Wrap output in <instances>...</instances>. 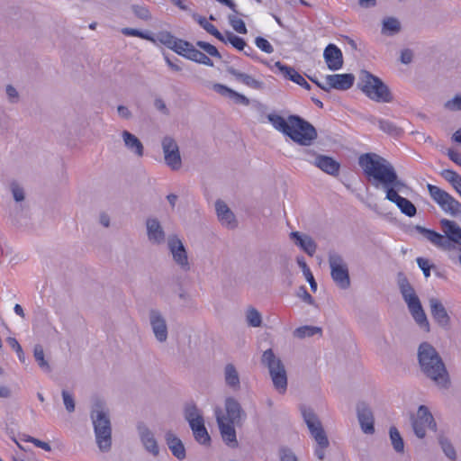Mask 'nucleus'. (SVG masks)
Listing matches in <instances>:
<instances>
[{
    "label": "nucleus",
    "mask_w": 461,
    "mask_h": 461,
    "mask_svg": "<svg viewBox=\"0 0 461 461\" xmlns=\"http://www.w3.org/2000/svg\"><path fill=\"white\" fill-rule=\"evenodd\" d=\"M169 251L175 263L184 271L189 269V261L186 250L183 242L176 236H171L167 240Z\"/></svg>",
    "instance_id": "18"
},
{
    "label": "nucleus",
    "mask_w": 461,
    "mask_h": 461,
    "mask_svg": "<svg viewBox=\"0 0 461 461\" xmlns=\"http://www.w3.org/2000/svg\"><path fill=\"white\" fill-rule=\"evenodd\" d=\"M147 236L152 244H162L165 242L166 235L160 222L155 218H149L146 221Z\"/></svg>",
    "instance_id": "24"
},
{
    "label": "nucleus",
    "mask_w": 461,
    "mask_h": 461,
    "mask_svg": "<svg viewBox=\"0 0 461 461\" xmlns=\"http://www.w3.org/2000/svg\"><path fill=\"white\" fill-rule=\"evenodd\" d=\"M436 422L429 408L425 405H420L417 411V418L412 420V429L414 434L423 438L426 435V429L436 430Z\"/></svg>",
    "instance_id": "15"
},
{
    "label": "nucleus",
    "mask_w": 461,
    "mask_h": 461,
    "mask_svg": "<svg viewBox=\"0 0 461 461\" xmlns=\"http://www.w3.org/2000/svg\"><path fill=\"white\" fill-rule=\"evenodd\" d=\"M358 165L366 180L375 188L384 190L385 199L395 203L402 213L408 217L416 215V206L410 200L399 194L407 188V185L399 178L390 161L376 153L368 152L359 156Z\"/></svg>",
    "instance_id": "1"
},
{
    "label": "nucleus",
    "mask_w": 461,
    "mask_h": 461,
    "mask_svg": "<svg viewBox=\"0 0 461 461\" xmlns=\"http://www.w3.org/2000/svg\"><path fill=\"white\" fill-rule=\"evenodd\" d=\"M325 79L327 82L326 92H330L332 88L346 91L353 86L355 76L351 73L333 74L327 75Z\"/></svg>",
    "instance_id": "20"
},
{
    "label": "nucleus",
    "mask_w": 461,
    "mask_h": 461,
    "mask_svg": "<svg viewBox=\"0 0 461 461\" xmlns=\"http://www.w3.org/2000/svg\"><path fill=\"white\" fill-rule=\"evenodd\" d=\"M418 348V360L422 373L440 388L447 389L450 384L449 375L436 348Z\"/></svg>",
    "instance_id": "2"
},
{
    "label": "nucleus",
    "mask_w": 461,
    "mask_h": 461,
    "mask_svg": "<svg viewBox=\"0 0 461 461\" xmlns=\"http://www.w3.org/2000/svg\"><path fill=\"white\" fill-rule=\"evenodd\" d=\"M304 276H305V278H306L307 282H308V283H309V285H310L311 290H312L313 293H315V292L317 291V283H316V281H315V279H314V276H313V275H312V271H309L308 273H306V274L304 275Z\"/></svg>",
    "instance_id": "60"
},
{
    "label": "nucleus",
    "mask_w": 461,
    "mask_h": 461,
    "mask_svg": "<svg viewBox=\"0 0 461 461\" xmlns=\"http://www.w3.org/2000/svg\"><path fill=\"white\" fill-rule=\"evenodd\" d=\"M229 74H230L232 77H234L237 80L243 83L244 85L255 88L259 89L262 86V83L256 80L254 77H252L250 75L242 73L239 71L236 68H230L228 69Z\"/></svg>",
    "instance_id": "33"
},
{
    "label": "nucleus",
    "mask_w": 461,
    "mask_h": 461,
    "mask_svg": "<svg viewBox=\"0 0 461 461\" xmlns=\"http://www.w3.org/2000/svg\"><path fill=\"white\" fill-rule=\"evenodd\" d=\"M228 22L230 25L232 27V29L240 34H246L247 33V27L244 23V21L239 17H237L235 14H229L228 15Z\"/></svg>",
    "instance_id": "43"
},
{
    "label": "nucleus",
    "mask_w": 461,
    "mask_h": 461,
    "mask_svg": "<svg viewBox=\"0 0 461 461\" xmlns=\"http://www.w3.org/2000/svg\"><path fill=\"white\" fill-rule=\"evenodd\" d=\"M267 119V122L271 123L276 131L282 132L285 137L288 136V122L284 117L276 113H270Z\"/></svg>",
    "instance_id": "34"
},
{
    "label": "nucleus",
    "mask_w": 461,
    "mask_h": 461,
    "mask_svg": "<svg viewBox=\"0 0 461 461\" xmlns=\"http://www.w3.org/2000/svg\"><path fill=\"white\" fill-rule=\"evenodd\" d=\"M439 222L445 236L436 230L427 229L420 225H416L414 229L433 245L441 249H449L451 247L450 242L461 246V228L454 221L446 218L441 219Z\"/></svg>",
    "instance_id": "5"
},
{
    "label": "nucleus",
    "mask_w": 461,
    "mask_h": 461,
    "mask_svg": "<svg viewBox=\"0 0 461 461\" xmlns=\"http://www.w3.org/2000/svg\"><path fill=\"white\" fill-rule=\"evenodd\" d=\"M290 81L301 86L306 90L311 89V85L305 80V78L297 72L294 68L290 67Z\"/></svg>",
    "instance_id": "46"
},
{
    "label": "nucleus",
    "mask_w": 461,
    "mask_h": 461,
    "mask_svg": "<svg viewBox=\"0 0 461 461\" xmlns=\"http://www.w3.org/2000/svg\"><path fill=\"white\" fill-rule=\"evenodd\" d=\"M439 444H440V447H441L443 452L445 453V455L449 459L456 460V450H455L453 445L451 444V442L447 438H446L444 437H440Z\"/></svg>",
    "instance_id": "45"
},
{
    "label": "nucleus",
    "mask_w": 461,
    "mask_h": 461,
    "mask_svg": "<svg viewBox=\"0 0 461 461\" xmlns=\"http://www.w3.org/2000/svg\"><path fill=\"white\" fill-rule=\"evenodd\" d=\"M431 316L441 327H447L450 323V317L442 303L437 298L429 299Z\"/></svg>",
    "instance_id": "27"
},
{
    "label": "nucleus",
    "mask_w": 461,
    "mask_h": 461,
    "mask_svg": "<svg viewBox=\"0 0 461 461\" xmlns=\"http://www.w3.org/2000/svg\"><path fill=\"white\" fill-rule=\"evenodd\" d=\"M215 210L218 220L222 226L228 229H233L236 227L237 222L235 215L224 202L220 200L217 201L215 203Z\"/></svg>",
    "instance_id": "26"
},
{
    "label": "nucleus",
    "mask_w": 461,
    "mask_h": 461,
    "mask_svg": "<svg viewBox=\"0 0 461 461\" xmlns=\"http://www.w3.org/2000/svg\"><path fill=\"white\" fill-rule=\"evenodd\" d=\"M165 163L173 170L179 169L182 165L179 148L171 137H164L161 142Z\"/></svg>",
    "instance_id": "16"
},
{
    "label": "nucleus",
    "mask_w": 461,
    "mask_h": 461,
    "mask_svg": "<svg viewBox=\"0 0 461 461\" xmlns=\"http://www.w3.org/2000/svg\"><path fill=\"white\" fill-rule=\"evenodd\" d=\"M451 185L454 189L461 195V176H457V177L451 183Z\"/></svg>",
    "instance_id": "64"
},
{
    "label": "nucleus",
    "mask_w": 461,
    "mask_h": 461,
    "mask_svg": "<svg viewBox=\"0 0 461 461\" xmlns=\"http://www.w3.org/2000/svg\"><path fill=\"white\" fill-rule=\"evenodd\" d=\"M296 295L305 303H307L309 305L314 304L313 297L308 293V291L304 285H301L298 288V290L296 291Z\"/></svg>",
    "instance_id": "50"
},
{
    "label": "nucleus",
    "mask_w": 461,
    "mask_h": 461,
    "mask_svg": "<svg viewBox=\"0 0 461 461\" xmlns=\"http://www.w3.org/2000/svg\"><path fill=\"white\" fill-rule=\"evenodd\" d=\"M419 267L421 269L425 277L430 276V270L435 267L433 264H430L429 259L424 258H417L416 259Z\"/></svg>",
    "instance_id": "49"
},
{
    "label": "nucleus",
    "mask_w": 461,
    "mask_h": 461,
    "mask_svg": "<svg viewBox=\"0 0 461 461\" xmlns=\"http://www.w3.org/2000/svg\"><path fill=\"white\" fill-rule=\"evenodd\" d=\"M357 415L362 431L369 435L374 434L375 419L373 411L365 402H361L357 404Z\"/></svg>",
    "instance_id": "19"
},
{
    "label": "nucleus",
    "mask_w": 461,
    "mask_h": 461,
    "mask_svg": "<svg viewBox=\"0 0 461 461\" xmlns=\"http://www.w3.org/2000/svg\"><path fill=\"white\" fill-rule=\"evenodd\" d=\"M139 431L141 442L146 448L153 456H158L159 449L153 434L145 427L140 426Z\"/></svg>",
    "instance_id": "30"
},
{
    "label": "nucleus",
    "mask_w": 461,
    "mask_h": 461,
    "mask_svg": "<svg viewBox=\"0 0 461 461\" xmlns=\"http://www.w3.org/2000/svg\"><path fill=\"white\" fill-rule=\"evenodd\" d=\"M256 46L266 53H272L273 47L270 42L263 37H257L255 40Z\"/></svg>",
    "instance_id": "51"
},
{
    "label": "nucleus",
    "mask_w": 461,
    "mask_h": 461,
    "mask_svg": "<svg viewBox=\"0 0 461 461\" xmlns=\"http://www.w3.org/2000/svg\"><path fill=\"white\" fill-rule=\"evenodd\" d=\"M296 261H297L298 266L301 267L303 275H305L306 273L311 271L310 267L306 264V261L303 256L297 257Z\"/></svg>",
    "instance_id": "61"
},
{
    "label": "nucleus",
    "mask_w": 461,
    "mask_h": 461,
    "mask_svg": "<svg viewBox=\"0 0 461 461\" xmlns=\"http://www.w3.org/2000/svg\"><path fill=\"white\" fill-rule=\"evenodd\" d=\"M155 39V42H159L176 54L192 60L194 62L203 64L208 67H213L212 60L206 56L205 53L198 50L189 41L177 39L168 32H159Z\"/></svg>",
    "instance_id": "4"
},
{
    "label": "nucleus",
    "mask_w": 461,
    "mask_h": 461,
    "mask_svg": "<svg viewBox=\"0 0 461 461\" xmlns=\"http://www.w3.org/2000/svg\"><path fill=\"white\" fill-rule=\"evenodd\" d=\"M293 335L298 339H305L316 335L321 337L322 329L317 326L304 325L295 329L293 332Z\"/></svg>",
    "instance_id": "35"
},
{
    "label": "nucleus",
    "mask_w": 461,
    "mask_h": 461,
    "mask_svg": "<svg viewBox=\"0 0 461 461\" xmlns=\"http://www.w3.org/2000/svg\"><path fill=\"white\" fill-rule=\"evenodd\" d=\"M323 58L330 70L336 71L343 66V55L340 49L333 43L326 46Z\"/></svg>",
    "instance_id": "21"
},
{
    "label": "nucleus",
    "mask_w": 461,
    "mask_h": 461,
    "mask_svg": "<svg viewBox=\"0 0 461 461\" xmlns=\"http://www.w3.org/2000/svg\"><path fill=\"white\" fill-rule=\"evenodd\" d=\"M245 322L249 328H259L262 325L263 318L259 311L253 306H249L244 312Z\"/></svg>",
    "instance_id": "32"
},
{
    "label": "nucleus",
    "mask_w": 461,
    "mask_h": 461,
    "mask_svg": "<svg viewBox=\"0 0 461 461\" xmlns=\"http://www.w3.org/2000/svg\"><path fill=\"white\" fill-rule=\"evenodd\" d=\"M92 420L99 448L101 450L109 449L112 444L110 420L102 411L93 412Z\"/></svg>",
    "instance_id": "13"
},
{
    "label": "nucleus",
    "mask_w": 461,
    "mask_h": 461,
    "mask_svg": "<svg viewBox=\"0 0 461 461\" xmlns=\"http://www.w3.org/2000/svg\"><path fill=\"white\" fill-rule=\"evenodd\" d=\"M445 106L452 111L461 110V96H455L452 100L446 103Z\"/></svg>",
    "instance_id": "54"
},
{
    "label": "nucleus",
    "mask_w": 461,
    "mask_h": 461,
    "mask_svg": "<svg viewBox=\"0 0 461 461\" xmlns=\"http://www.w3.org/2000/svg\"><path fill=\"white\" fill-rule=\"evenodd\" d=\"M149 322L158 341L161 343L166 341L167 338V327L162 314L157 310H151L149 312Z\"/></svg>",
    "instance_id": "22"
},
{
    "label": "nucleus",
    "mask_w": 461,
    "mask_h": 461,
    "mask_svg": "<svg viewBox=\"0 0 461 461\" xmlns=\"http://www.w3.org/2000/svg\"><path fill=\"white\" fill-rule=\"evenodd\" d=\"M44 352L42 348H34V357L40 367L44 371H50V366L48 362L44 358Z\"/></svg>",
    "instance_id": "48"
},
{
    "label": "nucleus",
    "mask_w": 461,
    "mask_h": 461,
    "mask_svg": "<svg viewBox=\"0 0 461 461\" xmlns=\"http://www.w3.org/2000/svg\"><path fill=\"white\" fill-rule=\"evenodd\" d=\"M193 17L198 23V24L208 33L214 36L218 40H223L222 33L205 17L195 14L193 15Z\"/></svg>",
    "instance_id": "36"
},
{
    "label": "nucleus",
    "mask_w": 461,
    "mask_h": 461,
    "mask_svg": "<svg viewBox=\"0 0 461 461\" xmlns=\"http://www.w3.org/2000/svg\"><path fill=\"white\" fill-rule=\"evenodd\" d=\"M413 53L410 49H405L401 52V62L403 64H410L412 61Z\"/></svg>",
    "instance_id": "57"
},
{
    "label": "nucleus",
    "mask_w": 461,
    "mask_h": 461,
    "mask_svg": "<svg viewBox=\"0 0 461 461\" xmlns=\"http://www.w3.org/2000/svg\"><path fill=\"white\" fill-rule=\"evenodd\" d=\"M401 31L400 22L393 17H388L384 20L382 32L393 36Z\"/></svg>",
    "instance_id": "39"
},
{
    "label": "nucleus",
    "mask_w": 461,
    "mask_h": 461,
    "mask_svg": "<svg viewBox=\"0 0 461 461\" xmlns=\"http://www.w3.org/2000/svg\"><path fill=\"white\" fill-rule=\"evenodd\" d=\"M165 60L167 66L174 71L178 72L182 70L181 61L177 59L175 60L170 59L168 57L165 56Z\"/></svg>",
    "instance_id": "56"
},
{
    "label": "nucleus",
    "mask_w": 461,
    "mask_h": 461,
    "mask_svg": "<svg viewBox=\"0 0 461 461\" xmlns=\"http://www.w3.org/2000/svg\"><path fill=\"white\" fill-rule=\"evenodd\" d=\"M318 137L316 128L297 114H290V140L301 146H311Z\"/></svg>",
    "instance_id": "9"
},
{
    "label": "nucleus",
    "mask_w": 461,
    "mask_h": 461,
    "mask_svg": "<svg viewBox=\"0 0 461 461\" xmlns=\"http://www.w3.org/2000/svg\"><path fill=\"white\" fill-rule=\"evenodd\" d=\"M6 94L8 95L9 99L12 101L14 100L18 96V93H17L16 89L12 86H8L6 87Z\"/></svg>",
    "instance_id": "63"
},
{
    "label": "nucleus",
    "mask_w": 461,
    "mask_h": 461,
    "mask_svg": "<svg viewBox=\"0 0 461 461\" xmlns=\"http://www.w3.org/2000/svg\"><path fill=\"white\" fill-rule=\"evenodd\" d=\"M358 86L367 97L377 103H391L393 100L389 87L383 80L366 70L360 72Z\"/></svg>",
    "instance_id": "7"
},
{
    "label": "nucleus",
    "mask_w": 461,
    "mask_h": 461,
    "mask_svg": "<svg viewBox=\"0 0 461 461\" xmlns=\"http://www.w3.org/2000/svg\"><path fill=\"white\" fill-rule=\"evenodd\" d=\"M185 419L193 430L194 437L200 444H209L211 438L204 426L203 416L194 404H188L185 411Z\"/></svg>",
    "instance_id": "14"
},
{
    "label": "nucleus",
    "mask_w": 461,
    "mask_h": 461,
    "mask_svg": "<svg viewBox=\"0 0 461 461\" xmlns=\"http://www.w3.org/2000/svg\"><path fill=\"white\" fill-rule=\"evenodd\" d=\"M225 382L226 384L233 388L239 389L240 387V377L239 374L233 365L229 364L225 366Z\"/></svg>",
    "instance_id": "38"
},
{
    "label": "nucleus",
    "mask_w": 461,
    "mask_h": 461,
    "mask_svg": "<svg viewBox=\"0 0 461 461\" xmlns=\"http://www.w3.org/2000/svg\"><path fill=\"white\" fill-rule=\"evenodd\" d=\"M262 361L269 369L275 387L284 393L287 384L286 373L281 361L276 357L271 348L263 353Z\"/></svg>",
    "instance_id": "12"
},
{
    "label": "nucleus",
    "mask_w": 461,
    "mask_h": 461,
    "mask_svg": "<svg viewBox=\"0 0 461 461\" xmlns=\"http://www.w3.org/2000/svg\"><path fill=\"white\" fill-rule=\"evenodd\" d=\"M397 277L400 292L411 316L421 329L429 330V321L415 290L403 273L400 272Z\"/></svg>",
    "instance_id": "6"
},
{
    "label": "nucleus",
    "mask_w": 461,
    "mask_h": 461,
    "mask_svg": "<svg viewBox=\"0 0 461 461\" xmlns=\"http://www.w3.org/2000/svg\"><path fill=\"white\" fill-rule=\"evenodd\" d=\"M122 33L125 36L140 37L141 39L148 40L155 43V39L152 33L149 31L142 32L133 28H123L122 30Z\"/></svg>",
    "instance_id": "41"
},
{
    "label": "nucleus",
    "mask_w": 461,
    "mask_h": 461,
    "mask_svg": "<svg viewBox=\"0 0 461 461\" xmlns=\"http://www.w3.org/2000/svg\"><path fill=\"white\" fill-rule=\"evenodd\" d=\"M27 441L33 443L36 447L44 449L45 451H50L51 447L49 443L41 441L40 439L29 437Z\"/></svg>",
    "instance_id": "58"
},
{
    "label": "nucleus",
    "mask_w": 461,
    "mask_h": 461,
    "mask_svg": "<svg viewBox=\"0 0 461 461\" xmlns=\"http://www.w3.org/2000/svg\"><path fill=\"white\" fill-rule=\"evenodd\" d=\"M427 189L431 199L440 207V209L454 218L461 220V203L458 202L447 191L437 185L428 184Z\"/></svg>",
    "instance_id": "10"
},
{
    "label": "nucleus",
    "mask_w": 461,
    "mask_h": 461,
    "mask_svg": "<svg viewBox=\"0 0 461 461\" xmlns=\"http://www.w3.org/2000/svg\"><path fill=\"white\" fill-rule=\"evenodd\" d=\"M132 11L134 14L140 20L149 21L151 19L150 12L145 5H133Z\"/></svg>",
    "instance_id": "47"
},
{
    "label": "nucleus",
    "mask_w": 461,
    "mask_h": 461,
    "mask_svg": "<svg viewBox=\"0 0 461 461\" xmlns=\"http://www.w3.org/2000/svg\"><path fill=\"white\" fill-rule=\"evenodd\" d=\"M213 90L221 95L231 99L235 104L243 105H249L250 104L249 98H247L245 95L229 88L224 85L214 84Z\"/></svg>",
    "instance_id": "28"
},
{
    "label": "nucleus",
    "mask_w": 461,
    "mask_h": 461,
    "mask_svg": "<svg viewBox=\"0 0 461 461\" xmlns=\"http://www.w3.org/2000/svg\"><path fill=\"white\" fill-rule=\"evenodd\" d=\"M63 402L68 411L72 412L75 410V402L70 393L67 391L62 392Z\"/></svg>",
    "instance_id": "53"
},
{
    "label": "nucleus",
    "mask_w": 461,
    "mask_h": 461,
    "mask_svg": "<svg viewBox=\"0 0 461 461\" xmlns=\"http://www.w3.org/2000/svg\"><path fill=\"white\" fill-rule=\"evenodd\" d=\"M367 120L370 123L376 124L383 132L389 136L400 137L403 134V130L390 120L377 118L374 115H370Z\"/></svg>",
    "instance_id": "25"
},
{
    "label": "nucleus",
    "mask_w": 461,
    "mask_h": 461,
    "mask_svg": "<svg viewBox=\"0 0 461 461\" xmlns=\"http://www.w3.org/2000/svg\"><path fill=\"white\" fill-rule=\"evenodd\" d=\"M196 46L202 49L207 54L206 56L208 58L209 56H211L213 58H217L219 59H221L220 51L217 50L215 46L212 45L211 43L203 41H198L196 42Z\"/></svg>",
    "instance_id": "44"
},
{
    "label": "nucleus",
    "mask_w": 461,
    "mask_h": 461,
    "mask_svg": "<svg viewBox=\"0 0 461 461\" xmlns=\"http://www.w3.org/2000/svg\"><path fill=\"white\" fill-rule=\"evenodd\" d=\"M447 156L454 163L461 166V154L454 149H448Z\"/></svg>",
    "instance_id": "59"
},
{
    "label": "nucleus",
    "mask_w": 461,
    "mask_h": 461,
    "mask_svg": "<svg viewBox=\"0 0 461 461\" xmlns=\"http://www.w3.org/2000/svg\"><path fill=\"white\" fill-rule=\"evenodd\" d=\"M118 114L124 119H129L131 115L130 110L124 105H119L117 107Z\"/></svg>",
    "instance_id": "62"
},
{
    "label": "nucleus",
    "mask_w": 461,
    "mask_h": 461,
    "mask_svg": "<svg viewBox=\"0 0 461 461\" xmlns=\"http://www.w3.org/2000/svg\"><path fill=\"white\" fill-rule=\"evenodd\" d=\"M328 262L330 268V276L336 285L343 290L349 288L350 276L348 267L342 256L335 251H330Z\"/></svg>",
    "instance_id": "11"
},
{
    "label": "nucleus",
    "mask_w": 461,
    "mask_h": 461,
    "mask_svg": "<svg viewBox=\"0 0 461 461\" xmlns=\"http://www.w3.org/2000/svg\"><path fill=\"white\" fill-rule=\"evenodd\" d=\"M167 444L171 450L172 454L179 460L185 457V448L182 441L172 432L166 434Z\"/></svg>",
    "instance_id": "31"
},
{
    "label": "nucleus",
    "mask_w": 461,
    "mask_h": 461,
    "mask_svg": "<svg viewBox=\"0 0 461 461\" xmlns=\"http://www.w3.org/2000/svg\"><path fill=\"white\" fill-rule=\"evenodd\" d=\"M389 437L393 449L397 453H402L404 451V442L396 427L392 426L390 428Z\"/></svg>",
    "instance_id": "40"
},
{
    "label": "nucleus",
    "mask_w": 461,
    "mask_h": 461,
    "mask_svg": "<svg viewBox=\"0 0 461 461\" xmlns=\"http://www.w3.org/2000/svg\"><path fill=\"white\" fill-rule=\"evenodd\" d=\"M441 176L450 184L459 176L456 171L452 169H444L440 173Z\"/></svg>",
    "instance_id": "55"
},
{
    "label": "nucleus",
    "mask_w": 461,
    "mask_h": 461,
    "mask_svg": "<svg viewBox=\"0 0 461 461\" xmlns=\"http://www.w3.org/2000/svg\"><path fill=\"white\" fill-rule=\"evenodd\" d=\"M243 412L240 403L233 398H228L224 410L215 411L216 420L224 442L230 447H237L235 426L239 425Z\"/></svg>",
    "instance_id": "3"
},
{
    "label": "nucleus",
    "mask_w": 461,
    "mask_h": 461,
    "mask_svg": "<svg viewBox=\"0 0 461 461\" xmlns=\"http://www.w3.org/2000/svg\"><path fill=\"white\" fill-rule=\"evenodd\" d=\"M306 160L312 163L315 167L330 176H338L340 169V164L333 158L326 155H316L310 150L305 151Z\"/></svg>",
    "instance_id": "17"
},
{
    "label": "nucleus",
    "mask_w": 461,
    "mask_h": 461,
    "mask_svg": "<svg viewBox=\"0 0 461 461\" xmlns=\"http://www.w3.org/2000/svg\"><path fill=\"white\" fill-rule=\"evenodd\" d=\"M223 40H219L220 41L223 43H230L233 48H235L238 50H244V49L247 47L246 41L240 36L234 34L231 32H225V33H222Z\"/></svg>",
    "instance_id": "37"
},
{
    "label": "nucleus",
    "mask_w": 461,
    "mask_h": 461,
    "mask_svg": "<svg viewBox=\"0 0 461 461\" xmlns=\"http://www.w3.org/2000/svg\"><path fill=\"white\" fill-rule=\"evenodd\" d=\"M122 137L125 147L138 157L143 156V145L141 141L132 133L128 131L122 132Z\"/></svg>",
    "instance_id": "29"
},
{
    "label": "nucleus",
    "mask_w": 461,
    "mask_h": 461,
    "mask_svg": "<svg viewBox=\"0 0 461 461\" xmlns=\"http://www.w3.org/2000/svg\"><path fill=\"white\" fill-rule=\"evenodd\" d=\"M11 191H12L14 199L16 202H22L24 199L23 189L16 182H13L11 184Z\"/></svg>",
    "instance_id": "52"
},
{
    "label": "nucleus",
    "mask_w": 461,
    "mask_h": 461,
    "mask_svg": "<svg viewBox=\"0 0 461 461\" xmlns=\"http://www.w3.org/2000/svg\"><path fill=\"white\" fill-rule=\"evenodd\" d=\"M251 109L257 114L258 121L261 123L267 122V107L264 104L258 101H253L251 103Z\"/></svg>",
    "instance_id": "42"
},
{
    "label": "nucleus",
    "mask_w": 461,
    "mask_h": 461,
    "mask_svg": "<svg viewBox=\"0 0 461 461\" xmlns=\"http://www.w3.org/2000/svg\"><path fill=\"white\" fill-rule=\"evenodd\" d=\"M290 240L308 256L312 257L315 254L317 244L310 235L300 231H291Z\"/></svg>",
    "instance_id": "23"
},
{
    "label": "nucleus",
    "mask_w": 461,
    "mask_h": 461,
    "mask_svg": "<svg viewBox=\"0 0 461 461\" xmlns=\"http://www.w3.org/2000/svg\"><path fill=\"white\" fill-rule=\"evenodd\" d=\"M300 411L311 436L314 438L317 444L314 454L318 459L323 460L325 458V449L330 446V441L322 424L311 408L306 407L305 405H301Z\"/></svg>",
    "instance_id": "8"
}]
</instances>
